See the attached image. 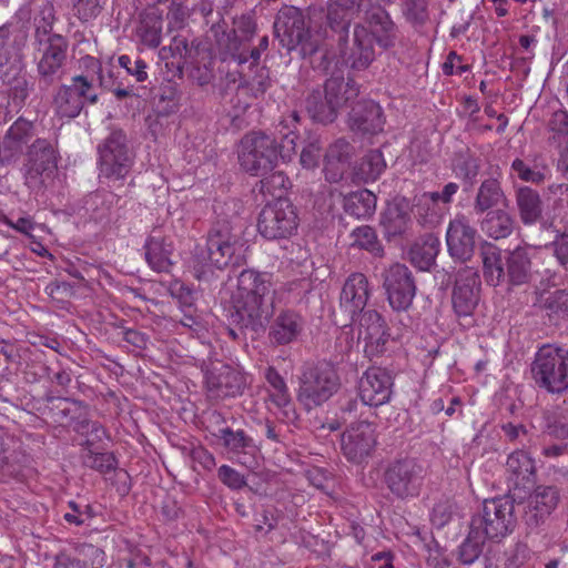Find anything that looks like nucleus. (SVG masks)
Masks as SVG:
<instances>
[{"instance_id": "1", "label": "nucleus", "mask_w": 568, "mask_h": 568, "mask_svg": "<svg viewBox=\"0 0 568 568\" xmlns=\"http://www.w3.org/2000/svg\"><path fill=\"white\" fill-rule=\"evenodd\" d=\"M274 300L271 274L252 268L243 270L231 295L230 325L254 333L264 331L274 314Z\"/></svg>"}, {"instance_id": "2", "label": "nucleus", "mask_w": 568, "mask_h": 568, "mask_svg": "<svg viewBox=\"0 0 568 568\" xmlns=\"http://www.w3.org/2000/svg\"><path fill=\"white\" fill-rule=\"evenodd\" d=\"M243 246L231 222L217 220L207 234L206 246L195 251L193 268L196 278H207L211 267L223 270L229 265L239 266L244 263Z\"/></svg>"}, {"instance_id": "3", "label": "nucleus", "mask_w": 568, "mask_h": 568, "mask_svg": "<svg viewBox=\"0 0 568 568\" xmlns=\"http://www.w3.org/2000/svg\"><path fill=\"white\" fill-rule=\"evenodd\" d=\"M470 524L489 541H501L517 525L515 499L509 495L485 499L480 511L471 517Z\"/></svg>"}, {"instance_id": "4", "label": "nucleus", "mask_w": 568, "mask_h": 568, "mask_svg": "<svg viewBox=\"0 0 568 568\" xmlns=\"http://www.w3.org/2000/svg\"><path fill=\"white\" fill-rule=\"evenodd\" d=\"M339 386V376L332 363L321 361L306 364L300 376L297 398L307 409H312L328 400Z\"/></svg>"}, {"instance_id": "5", "label": "nucleus", "mask_w": 568, "mask_h": 568, "mask_svg": "<svg viewBox=\"0 0 568 568\" xmlns=\"http://www.w3.org/2000/svg\"><path fill=\"white\" fill-rule=\"evenodd\" d=\"M274 34L286 50L300 48L303 58L318 52V40L311 34L302 10L296 7L280 9L274 21Z\"/></svg>"}, {"instance_id": "6", "label": "nucleus", "mask_w": 568, "mask_h": 568, "mask_svg": "<svg viewBox=\"0 0 568 568\" xmlns=\"http://www.w3.org/2000/svg\"><path fill=\"white\" fill-rule=\"evenodd\" d=\"M535 383L552 394L568 389V361L564 348L544 345L531 364Z\"/></svg>"}, {"instance_id": "7", "label": "nucleus", "mask_w": 568, "mask_h": 568, "mask_svg": "<svg viewBox=\"0 0 568 568\" xmlns=\"http://www.w3.org/2000/svg\"><path fill=\"white\" fill-rule=\"evenodd\" d=\"M281 153L277 141L263 132H250L241 140L239 161L242 169L251 174L272 171Z\"/></svg>"}, {"instance_id": "8", "label": "nucleus", "mask_w": 568, "mask_h": 568, "mask_svg": "<svg viewBox=\"0 0 568 568\" xmlns=\"http://www.w3.org/2000/svg\"><path fill=\"white\" fill-rule=\"evenodd\" d=\"M427 476L425 465L413 457L396 458L388 463L384 471V483L398 499L419 496Z\"/></svg>"}, {"instance_id": "9", "label": "nucleus", "mask_w": 568, "mask_h": 568, "mask_svg": "<svg viewBox=\"0 0 568 568\" xmlns=\"http://www.w3.org/2000/svg\"><path fill=\"white\" fill-rule=\"evenodd\" d=\"M38 43L37 73L42 90L62 80L68 61L69 41L61 34L36 39Z\"/></svg>"}, {"instance_id": "10", "label": "nucleus", "mask_w": 568, "mask_h": 568, "mask_svg": "<svg viewBox=\"0 0 568 568\" xmlns=\"http://www.w3.org/2000/svg\"><path fill=\"white\" fill-rule=\"evenodd\" d=\"M297 225V213L288 199H277L266 204L258 214L257 231L266 240L288 237Z\"/></svg>"}, {"instance_id": "11", "label": "nucleus", "mask_w": 568, "mask_h": 568, "mask_svg": "<svg viewBox=\"0 0 568 568\" xmlns=\"http://www.w3.org/2000/svg\"><path fill=\"white\" fill-rule=\"evenodd\" d=\"M100 172L109 179L120 180L130 172L134 154L123 131L114 130L98 148Z\"/></svg>"}, {"instance_id": "12", "label": "nucleus", "mask_w": 568, "mask_h": 568, "mask_svg": "<svg viewBox=\"0 0 568 568\" xmlns=\"http://www.w3.org/2000/svg\"><path fill=\"white\" fill-rule=\"evenodd\" d=\"M480 277L478 271L464 266L454 275V284L452 291L453 310L462 322L469 325L475 308L480 298Z\"/></svg>"}, {"instance_id": "13", "label": "nucleus", "mask_w": 568, "mask_h": 568, "mask_svg": "<svg viewBox=\"0 0 568 568\" xmlns=\"http://www.w3.org/2000/svg\"><path fill=\"white\" fill-rule=\"evenodd\" d=\"M383 287L389 306L396 312L407 311L416 295V281L405 264L394 263L383 272Z\"/></svg>"}, {"instance_id": "14", "label": "nucleus", "mask_w": 568, "mask_h": 568, "mask_svg": "<svg viewBox=\"0 0 568 568\" xmlns=\"http://www.w3.org/2000/svg\"><path fill=\"white\" fill-rule=\"evenodd\" d=\"M353 320L357 327V339L364 343L365 356L371 361L386 352L389 341V327L383 315L376 310H366Z\"/></svg>"}, {"instance_id": "15", "label": "nucleus", "mask_w": 568, "mask_h": 568, "mask_svg": "<svg viewBox=\"0 0 568 568\" xmlns=\"http://www.w3.org/2000/svg\"><path fill=\"white\" fill-rule=\"evenodd\" d=\"M58 152L54 145L45 139H37L27 151L26 184L31 190H41L44 180L57 169Z\"/></svg>"}, {"instance_id": "16", "label": "nucleus", "mask_w": 568, "mask_h": 568, "mask_svg": "<svg viewBox=\"0 0 568 568\" xmlns=\"http://www.w3.org/2000/svg\"><path fill=\"white\" fill-rule=\"evenodd\" d=\"M559 500L560 491L556 486L539 485L535 488L524 505L523 521L528 535L539 532Z\"/></svg>"}, {"instance_id": "17", "label": "nucleus", "mask_w": 568, "mask_h": 568, "mask_svg": "<svg viewBox=\"0 0 568 568\" xmlns=\"http://www.w3.org/2000/svg\"><path fill=\"white\" fill-rule=\"evenodd\" d=\"M364 28L368 37L383 50L396 47L399 40V30L389 12L379 3H371L364 10Z\"/></svg>"}, {"instance_id": "18", "label": "nucleus", "mask_w": 568, "mask_h": 568, "mask_svg": "<svg viewBox=\"0 0 568 568\" xmlns=\"http://www.w3.org/2000/svg\"><path fill=\"white\" fill-rule=\"evenodd\" d=\"M246 385V376L229 365L214 366L205 373L207 396L213 399L240 396Z\"/></svg>"}, {"instance_id": "19", "label": "nucleus", "mask_w": 568, "mask_h": 568, "mask_svg": "<svg viewBox=\"0 0 568 568\" xmlns=\"http://www.w3.org/2000/svg\"><path fill=\"white\" fill-rule=\"evenodd\" d=\"M374 424L363 420L353 423L342 435L341 446L348 460L361 463L376 446Z\"/></svg>"}, {"instance_id": "20", "label": "nucleus", "mask_w": 568, "mask_h": 568, "mask_svg": "<svg viewBox=\"0 0 568 568\" xmlns=\"http://www.w3.org/2000/svg\"><path fill=\"white\" fill-rule=\"evenodd\" d=\"M477 231L465 216H457L448 224L446 232L447 250L450 257L460 263L471 260L475 253Z\"/></svg>"}, {"instance_id": "21", "label": "nucleus", "mask_w": 568, "mask_h": 568, "mask_svg": "<svg viewBox=\"0 0 568 568\" xmlns=\"http://www.w3.org/2000/svg\"><path fill=\"white\" fill-rule=\"evenodd\" d=\"M358 390L362 405L382 406L392 397L393 377L383 368H368L359 379Z\"/></svg>"}, {"instance_id": "22", "label": "nucleus", "mask_w": 568, "mask_h": 568, "mask_svg": "<svg viewBox=\"0 0 568 568\" xmlns=\"http://www.w3.org/2000/svg\"><path fill=\"white\" fill-rule=\"evenodd\" d=\"M352 132L359 135H375L383 131V109L373 100H359L352 105L347 119Z\"/></svg>"}, {"instance_id": "23", "label": "nucleus", "mask_w": 568, "mask_h": 568, "mask_svg": "<svg viewBox=\"0 0 568 568\" xmlns=\"http://www.w3.org/2000/svg\"><path fill=\"white\" fill-rule=\"evenodd\" d=\"M45 406L43 414L60 426H72L82 422L89 413V405L82 400L69 397L53 396L51 393L44 396Z\"/></svg>"}, {"instance_id": "24", "label": "nucleus", "mask_w": 568, "mask_h": 568, "mask_svg": "<svg viewBox=\"0 0 568 568\" xmlns=\"http://www.w3.org/2000/svg\"><path fill=\"white\" fill-rule=\"evenodd\" d=\"M33 136V123L19 118L0 141V163L11 165L19 161L24 145Z\"/></svg>"}, {"instance_id": "25", "label": "nucleus", "mask_w": 568, "mask_h": 568, "mask_svg": "<svg viewBox=\"0 0 568 568\" xmlns=\"http://www.w3.org/2000/svg\"><path fill=\"white\" fill-rule=\"evenodd\" d=\"M361 7V0H327L326 24L338 38L339 47L347 43L352 20Z\"/></svg>"}, {"instance_id": "26", "label": "nucleus", "mask_w": 568, "mask_h": 568, "mask_svg": "<svg viewBox=\"0 0 568 568\" xmlns=\"http://www.w3.org/2000/svg\"><path fill=\"white\" fill-rule=\"evenodd\" d=\"M374 43L364 24L356 23L353 29L352 45L343 52L346 64L353 70H366L376 59Z\"/></svg>"}, {"instance_id": "27", "label": "nucleus", "mask_w": 568, "mask_h": 568, "mask_svg": "<svg viewBox=\"0 0 568 568\" xmlns=\"http://www.w3.org/2000/svg\"><path fill=\"white\" fill-rule=\"evenodd\" d=\"M379 224L387 240L406 235L412 226L407 201L403 197L388 203L381 214Z\"/></svg>"}, {"instance_id": "28", "label": "nucleus", "mask_w": 568, "mask_h": 568, "mask_svg": "<svg viewBox=\"0 0 568 568\" xmlns=\"http://www.w3.org/2000/svg\"><path fill=\"white\" fill-rule=\"evenodd\" d=\"M305 321L302 315L292 310L281 311L268 329V339L276 346L291 344L304 331Z\"/></svg>"}, {"instance_id": "29", "label": "nucleus", "mask_w": 568, "mask_h": 568, "mask_svg": "<svg viewBox=\"0 0 568 568\" xmlns=\"http://www.w3.org/2000/svg\"><path fill=\"white\" fill-rule=\"evenodd\" d=\"M211 30L214 33L221 52L225 55L224 60L230 59L239 65L251 60L248 47L250 41H244L243 38L235 33L226 32L223 19H219L217 22H213Z\"/></svg>"}, {"instance_id": "30", "label": "nucleus", "mask_w": 568, "mask_h": 568, "mask_svg": "<svg viewBox=\"0 0 568 568\" xmlns=\"http://www.w3.org/2000/svg\"><path fill=\"white\" fill-rule=\"evenodd\" d=\"M369 297L368 281L362 273L351 274L344 283L341 293V306L354 316L365 310Z\"/></svg>"}, {"instance_id": "31", "label": "nucleus", "mask_w": 568, "mask_h": 568, "mask_svg": "<svg viewBox=\"0 0 568 568\" xmlns=\"http://www.w3.org/2000/svg\"><path fill=\"white\" fill-rule=\"evenodd\" d=\"M505 283L517 286L526 284L531 277V256L527 247L517 246L505 251Z\"/></svg>"}, {"instance_id": "32", "label": "nucleus", "mask_w": 568, "mask_h": 568, "mask_svg": "<svg viewBox=\"0 0 568 568\" xmlns=\"http://www.w3.org/2000/svg\"><path fill=\"white\" fill-rule=\"evenodd\" d=\"M508 199L498 179L487 178L483 180L477 189L473 210L477 215H483L496 210L499 205L506 206Z\"/></svg>"}, {"instance_id": "33", "label": "nucleus", "mask_w": 568, "mask_h": 568, "mask_svg": "<svg viewBox=\"0 0 568 568\" xmlns=\"http://www.w3.org/2000/svg\"><path fill=\"white\" fill-rule=\"evenodd\" d=\"M479 254L483 262V273L487 284L498 286L506 281L505 255L495 244L484 241L479 246Z\"/></svg>"}, {"instance_id": "34", "label": "nucleus", "mask_w": 568, "mask_h": 568, "mask_svg": "<svg viewBox=\"0 0 568 568\" xmlns=\"http://www.w3.org/2000/svg\"><path fill=\"white\" fill-rule=\"evenodd\" d=\"M324 93L328 99V103L339 111L358 97L359 85L352 78L345 80L343 77L333 75L325 81Z\"/></svg>"}, {"instance_id": "35", "label": "nucleus", "mask_w": 568, "mask_h": 568, "mask_svg": "<svg viewBox=\"0 0 568 568\" xmlns=\"http://www.w3.org/2000/svg\"><path fill=\"white\" fill-rule=\"evenodd\" d=\"M250 69L254 70V74L248 77L240 74L241 82L237 85L236 95L237 98L244 97L257 100L263 98L271 88L270 70L266 67H260L258 63H251Z\"/></svg>"}, {"instance_id": "36", "label": "nucleus", "mask_w": 568, "mask_h": 568, "mask_svg": "<svg viewBox=\"0 0 568 568\" xmlns=\"http://www.w3.org/2000/svg\"><path fill=\"white\" fill-rule=\"evenodd\" d=\"M162 12L156 7H148L140 13L138 36L150 48H158L162 39Z\"/></svg>"}, {"instance_id": "37", "label": "nucleus", "mask_w": 568, "mask_h": 568, "mask_svg": "<svg viewBox=\"0 0 568 568\" xmlns=\"http://www.w3.org/2000/svg\"><path fill=\"white\" fill-rule=\"evenodd\" d=\"M536 305L545 312L550 323L557 325L568 318V290L544 292L537 298Z\"/></svg>"}, {"instance_id": "38", "label": "nucleus", "mask_w": 568, "mask_h": 568, "mask_svg": "<svg viewBox=\"0 0 568 568\" xmlns=\"http://www.w3.org/2000/svg\"><path fill=\"white\" fill-rule=\"evenodd\" d=\"M145 260L152 270L169 272L172 266L173 245L165 237L151 235L145 245Z\"/></svg>"}, {"instance_id": "39", "label": "nucleus", "mask_w": 568, "mask_h": 568, "mask_svg": "<svg viewBox=\"0 0 568 568\" xmlns=\"http://www.w3.org/2000/svg\"><path fill=\"white\" fill-rule=\"evenodd\" d=\"M440 242L434 234H425L409 250V261L420 271H429L439 253Z\"/></svg>"}, {"instance_id": "40", "label": "nucleus", "mask_w": 568, "mask_h": 568, "mask_svg": "<svg viewBox=\"0 0 568 568\" xmlns=\"http://www.w3.org/2000/svg\"><path fill=\"white\" fill-rule=\"evenodd\" d=\"M516 205L520 221L525 225L535 224L542 215L541 197L529 186H520L516 190Z\"/></svg>"}, {"instance_id": "41", "label": "nucleus", "mask_w": 568, "mask_h": 568, "mask_svg": "<svg viewBox=\"0 0 568 568\" xmlns=\"http://www.w3.org/2000/svg\"><path fill=\"white\" fill-rule=\"evenodd\" d=\"M480 222L481 231L490 239L501 240L508 237L515 230L514 216L501 209L484 213Z\"/></svg>"}, {"instance_id": "42", "label": "nucleus", "mask_w": 568, "mask_h": 568, "mask_svg": "<svg viewBox=\"0 0 568 568\" xmlns=\"http://www.w3.org/2000/svg\"><path fill=\"white\" fill-rule=\"evenodd\" d=\"M506 469L517 488L532 481L536 467L534 459L526 452L516 450L508 456Z\"/></svg>"}, {"instance_id": "43", "label": "nucleus", "mask_w": 568, "mask_h": 568, "mask_svg": "<svg viewBox=\"0 0 568 568\" xmlns=\"http://www.w3.org/2000/svg\"><path fill=\"white\" fill-rule=\"evenodd\" d=\"M343 209L356 219H368L375 213L376 196L366 189L351 192L343 199Z\"/></svg>"}, {"instance_id": "44", "label": "nucleus", "mask_w": 568, "mask_h": 568, "mask_svg": "<svg viewBox=\"0 0 568 568\" xmlns=\"http://www.w3.org/2000/svg\"><path fill=\"white\" fill-rule=\"evenodd\" d=\"M305 108L308 115L318 123L328 124L337 118V109L328 103L326 94H322L320 90H315L308 94L305 101Z\"/></svg>"}, {"instance_id": "45", "label": "nucleus", "mask_w": 568, "mask_h": 568, "mask_svg": "<svg viewBox=\"0 0 568 568\" xmlns=\"http://www.w3.org/2000/svg\"><path fill=\"white\" fill-rule=\"evenodd\" d=\"M224 448L233 454H248L255 449L254 440L243 429L233 430L231 427H220L213 433Z\"/></svg>"}, {"instance_id": "46", "label": "nucleus", "mask_w": 568, "mask_h": 568, "mask_svg": "<svg viewBox=\"0 0 568 568\" xmlns=\"http://www.w3.org/2000/svg\"><path fill=\"white\" fill-rule=\"evenodd\" d=\"M386 169V162L381 150H371L355 168V176L358 181L368 183L376 181Z\"/></svg>"}, {"instance_id": "47", "label": "nucleus", "mask_w": 568, "mask_h": 568, "mask_svg": "<svg viewBox=\"0 0 568 568\" xmlns=\"http://www.w3.org/2000/svg\"><path fill=\"white\" fill-rule=\"evenodd\" d=\"M486 540L488 538L469 523V532L457 550L458 560L463 565L474 564L481 555Z\"/></svg>"}, {"instance_id": "48", "label": "nucleus", "mask_w": 568, "mask_h": 568, "mask_svg": "<svg viewBox=\"0 0 568 568\" xmlns=\"http://www.w3.org/2000/svg\"><path fill=\"white\" fill-rule=\"evenodd\" d=\"M53 104L57 113L61 118L68 119L78 116L84 108L82 102L78 99V95L75 97L72 90L65 84L58 89L53 98Z\"/></svg>"}, {"instance_id": "49", "label": "nucleus", "mask_w": 568, "mask_h": 568, "mask_svg": "<svg viewBox=\"0 0 568 568\" xmlns=\"http://www.w3.org/2000/svg\"><path fill=\"white\" fill-rule=\"evenodd\" d=\"M352 246L366 250L375 256H382L384 248L377 239L375 230L369 225H362L351 233Z\"/></svg>"}, {"instance_id": "50", "label": "nucleus", "mask_w": 568, "mask_h": 568, "mask_svg": "<svg viewBox=\"0 0 568 568\" xmlns=\"http://www.w3.org/2000/svg\"><path fill=\"white\" fill-rule=\"evenodd\" d=\"M265 379L272 388L268 394L271 402L274 403L278 408H285L290 406L292 399L286 383L273 366L266 368Z\"/></svg>"}, {"instance_id": "51", "label": "nucleus", "mask_w": 568, "mask_h": 568, "mask_svg": "<svg viewBox=\"0 0 568 568\" xmlns=\"http://www.w3.org/2000/svg\"><path fill=\"white\" fill-rule=\"evenodd\" d=\"M260 181V191L265 195L277 199H284L283 195L291 185L290 179L283 171H268L262 174Z\"/></svg>"}, {"instance_id": "52", "label": "nucleus", "mask_w": 568, "mask_h": 568, "mask_svg": "<svg viewBox=\"0 0 568 568\" xmlns=\"http://www.w3.org/2000/svg\"><path fill=\"white\" fill-rule=\"evenodd\" d=\"M170 51L172 55H179L180 59L186 61H194L201 54L205 53V49L201 45V42L196 40H189L183 36H175L170 44Z\"/></svg>"}, {"instance_id": "53", "label": "nucleus", "mask_w": 568, "mask_h": 568, "mask_svg": "<svg viewBox=\"0 0 568 568\" xmlns=\"http://www.w3.org/2000/svg\"><path fill=\"white\" fill-rule=\"evenodd\" d=\"M447 212V209L430 202H424V200L418 197L416 216L422 225L430 229L439 225Z\"/></svg>"}, {"instance_id": "54", "label": "nucleus", "mask_w": 568, "mask_h": 568, "mask_svg": "<svg viewBox=\"0 0 568 568\" xmlns=\"http://www.w3.org/2000/svg\"><path fill=\"white\" fill-rule=\"evenodd\" d=\"M74 558L79 560L81 568H102L105 564L104 551L92 544L78 545Z\"/></svg>"}, {"instance_id": "55", "label": "nucleus", "mask_w": 568, "mask_h": 568, "mask_svg": "<svg viewBox=\"0 0 568 568\" xmlns=\"http://www.w3.org/2000/svg\"><path fill=\"white\" fill-rule=\"evenodd\" d=\"M548 130L551 132L549 138L557 146L568 144V112L557 110L551 114L548 121Z\"/></svg>"}, {"instance_id": "56", "label": "nucleus", "mask_w": 568, "mask_h": 568, "mask_svg": "<svg viewBox=\"0 0 568 568\" xmlns=\"http://www.w3.org/2000/svg\"><path fill=\"white\" fill-rule=\"evenodd\" d=\"M36 39L52 36V28L55 21V11L53 4L45 0L40 6L36 17Z\"/></svg>"}, {"instance_id": "57", "label": "nucleus", "mask_w": 568, "mask_h": 568, "mask_svg": "<svg viewBox=\"0 0 568 568\" xmlns=\"http://www.w3.org/2000/svg\"><path fill=\"white\" fill-rule=\"evenodd\" d=\"M202 55L201 61H191L192 67L189 72V78L199 87L207 85L214 79L213 60L209 58L206 51Z\"/></svg>"}, {"instance_id": "58", "label": "nucleus", "mask_w": 568, "mask_h": 568, "mask_svg": "<svg viewBox=\"0 0 568 568\" xmlns=\"http://www.w3.org/2000/svg\"><path fill=\"white\" fill-rule=\"evenodd\" d=\"M93 79H89L88 75H75L71 79L70 84H65L69 87L75 97L82 102L83 105L85 103L94 104L98 102V94L94 92L92 85Z\"/></svg>"}, {"instance_id": "59", "label": "nucleus", "mask_w": 568, "mask_h": 568, "mask_svg": "<svg viewBox=\"0 0 568 568\" xmlns=\"http://www.w3.org/2000/svg\"><path fill=\"white\" fill-rule=\"evenodd\" d=\"M545 430L559 439L568 438V419L562 416V413L557 408L547 410L544 414Z\"/></svg>"}, {"instance_id": "60", "label": "nucleus", "mask_w": 568, "mask_h": 568, "mask_svg": "<svg viewBox=\"0 0 568 568\" xmlns=\"http://www.w3.org/2000/svg\"><path fill=\"white\" fill-rule=\"evenodd\" d=\"M83 464L97 471L106 474L116 468V458L111 453H94L90 448L83 457Z\"/></svg>"}, {"instance_id": "61", "label": "nucleus", "mask_w": 568, "mask_h": 568, "mask_svg": "<svg viewBox=\"0 0 568 568\" xmlns=\"http://www.w3.org/2000/svg\"><path fill=\"white\" fill-rule=\"evenodd\" d=\"M75 432L80 435H85L88 438L85 445L88 449L94 444L102 442L106 437V430L99 422L90 419V413L82 422L75 424Z\"/></svg>"}, {"instance_id": "62", "label": "nucleus", "mask_w": 568, "mask_h": 568, "mask_svg": "<svg viewBox=\"0 0 568 568\" xmlns=\"http://www.w3.org/2000/svg\"><path fill=\"white\" fill-rule=\"evenodd\" d=\"M427 0H405L403 14L413 26H423L428 20Z\"/></svg>"}, {"instance_id": "63", "label": "nucleus", "mask_w": 568, "mask_h": 568, "mask_svg": "<svg viewBox=\"0 0 568 568\" xmlns=\"http://www.w3.org/2000/svg\"><path fill=\"white\" fill-rule=\"evenodd\" d=\"M192 10L181 1L173 0L166 14L169 28L171 30L183 29L191 17Z\"/></svg>"}, {"instance_id": "64", "label": "nucleus", "mask_w": 568, "mask_h": 568, "mask_svg": "<svg viewBox=\"0 0 568 568\" xmlns=\"http://www.w3.org/2000/svg\"><path fill=\"white\" fill-rule=\"evenodd\" d=\"M455 172L460 176L464 182L473 185L476 176L479 173V160L473 155L460 156L455 163Z\"/></svg>"}]
</instances>
